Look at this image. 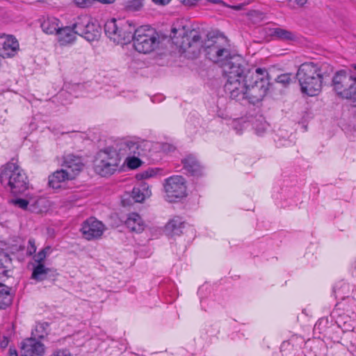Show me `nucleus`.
<instances>
[{
	"label": "nucleus",
	"instance_id": "1",
	"mask_svg": "<svg viewBox=\"0 0 356 356\" xmlns=\"http://www.w3.org/2000/svg\"><path fill=\"white\" fill-rule=\"evenodd\" d=\"M106 35L118 44H124L133 40L135 49L143 54L153 51L159 44L158 35L153 29L140 26L135 29L128 22H118L115 19L104 24Z\"/></svg>",
	"mask_w": 356,
	"mask_h": 356
},
{
	"label": "nucleus",
	"instance_id": "2",
	"mask_svg": "<svg viewBox=\"0 0 356 356\" xmlns=\"http://www.w3.org/2000/svg\"><path fill=\"white\" fill-rule=\"evenodd\" d=\"M179 32V35H182L181 41L176 43L184 51L193 56H197L202 49L205 51L207 57L214 63H221L230 56L228 40L222 35H207V39L203 42L196 30L186 31L183 28Z\"/></svg>",
	"mask_w": 356,
	"mask_h": 356
},
{
	"label": "nucleus",
	"instance_id": "3",
	"mask_svg": "<svg viewBox=\"0 0 356 356\" xmlns=\"http://www.w3.org/2000/svg\"><path fill=\"white\" fill-rule=\"evenodd\" d=\"M333 70L332 66L327 63L306 62L301 64L296 73L301 92L310 97L318 95Z\"/></svg>",
	"mask_w": 356,
	"mask_h": 356
},
{
	"label": "nucleus",
	"instance_id": "4",
	"mask_svg": "<svg viewBox=\"0 0 356 356\" xmlns=\"http://www.w3.org/2000/svg\"><path fill=\"white\" fill-rule=\"evenodd\" d=\"M247 92L245 100L252 104L261 102L269 89V74L266 68L257 67L247 72Z\"/></svg>",
	"mask_w": 356,
	"mask_h": 356
},
{
	"label": "nucleus",
	"instance_id": "5",
	"mask_svg": "<svg viewBox=\"0 0 356 356\" xmlns=\"http://www.w3.org/2000/svg\"><path fill=\"white\" fill-rule=\"evenodd\" d=\"M0 180L1 184L15 195L22 193L29 188L26 173L13 160L3 167Z\"/></svg>",
	"mask_w": 356,
	"mask_h": 356
},
{
	"label": "nucleus",
	"instance_id": "6",
	"mask_svg": "<svg viewBox=\"0 0 356 356\" xmlns=\"http://www.w3.org/2000/svg\"><path fill=\"white\" fill-rule=\"evenodd\" d=\"M332 86L337 95L343 99H349L356 97V76L343 70L334 74Z\"/></svg>",
	"mask_w": 356,
	"mask_h": 356
},
{
	"label": "nucleus",
	"instance_id": "7",
	"mask_svg": "<svg viewBox=\"0 0 356 356\" xmlns=\"http://www.w3.org/2000/svg\"><path fill=\"white\" fill-rule=\"evenodd\" d=\"M164 188L167 200L170 202H175L186 195L185 179L181 176H173L167 179Z\"/></svg>",
	"mask_w": 356,
	"mask_h": 356
},
{
	"label": "nucleus",
	"instance_id": "8",
	"mask_svg": "<svg viewBox=\"0 0 356 356\" xmlns=\"http://www.w3.org/2000/svg\"><path fill=\"white\" fill-rule=\"evenodd\" d=\"M223 74L227 79L226 81H230L245 76V69L241 64V60L236 56H229L221 63Z\"/></svg>",
	"mask_w": 356,
	"mask_h": 356
},
{
	"label": "nucleus",
	"instance_id": "9",
	"mask_svg": "<svg viewBox=\"0 0 356 356\" xmlns=\"http://www.w3.org/2000/svg\"><path fill=\"white\" fill-rule=\"evenodd\" d=\"M105 229L106 227L101 221L90 217L83 222L81 231L83 237L90 241L99 238Z\"/></svg>",
	"mask_w": 356,
	"mask_h": 356
},
{
	"label": "nucleus",
	"instance_id": "10",
	"mask_svg": "<svg viewBox=\"0 0 356 356\" xmlns=\"http://www.w3.org/2000/svg\"><path fill=\"white\" fill-rule=\"evenodd\" d=\"M119 151L122 156H142L145 154L149 147L147 141L126 140L119 144Z\"/></svg>",
	"mask_w": 356,
	"mask_h": 356
},
{
	"label": "nucleus",
	"instance_id": "11",
	"mask_svg": "<svg viewBox=\"0 0 356 356\" xmlns=\"http://www.w3.org/2000/svg\"><path fill=\"white\" fill-rule=\"evenodd\" d=\"M247 72L244 77L234 79L230 81H226L225 84V90L229 95L232 99L236 100H245V96L247 92Z\"/></svg>",
	"mask_w": 356,
	"mask_h": 356
},
{
	"label": "nucleus",
	"instance_id": "12",
	"mask_svg": "<svg viewBox=\"0 0 356 356\" xmlns=\"http://www.w3.org/2000/svg\"><path fill=\"white\" fill-rule=\"evenodd\" d=\"M45 352L44 345L31 337L22 343L21 356H42Z\"/></svg>",
	"mask_w": 356,
	"mask_h": 356
},
{
	"label": "nucleus",
	"instance_id": "13",
	"mask_svg": "<svg viewBox=\"0 0 356 356\" xmlns=\"http://www.w3.org/2000/svg\"><path fill=\"white\" fill-rule=\"evenodd\" d=\"M19 50V43L13 35H0V56L3 58L14 56Z\"/></svg>",
	"mask_w": 356,
	"mask_h": 356
},
{
	"label": "nucleus",
	"instance_id": "14",
	"mask_svg": "<svg viewBox=\"0 0 356 356\" xmlns=\"http://www.w3.org/2000/svg\"><path fill=\"white\" fill-rule=\"evenodd\" d=\"M62 167L74 179L83 170V163L80 156L69 154L63 156Z\"/></svg>",
	"mask_w": 356,
	"mask_h": 356
},
{
	"label": "nucleus",
	"instance_id": "15",
	"mask_svg": "<svg viewBox=\"0 0 356 356\" xmlns=\"http://www.w3.org/2000/svg\"><path fill=\"white\" fill-rule=\"evenodd\" d=\"M56 275V270L54 268L47 267L44 264H32V273L31 279L36 282H41L47 280Z\"/></svg>",
	"mask_w": 356,
	"mask_h": 356
},
{
	"label": "nucleus",
	"instance_id": "16",
	"mask_svg": "<svg viewBox=\"0 0 356 356\" xmlns=\"http://www.w3.org/2000/svg\"><path fill=\"white\" fill-rule=\"evenodd\" d=\"M74 178L63 168L58 170L49 177V185L53 188H60L62 184L67 180H72Z\"/></svg>",
	"mask_w": 356,
	"mask_h": 356
},
{
	"label": "nucleus",
	"instance_id": "17",
	"mask_svg": "<svg viewBox=\"0 0 356 356\" xmlns=\"http://www.w3.org/2000/svg\"><path fill=\"white\" fill-rule=\"evenodd\" d=\"M115 159H111L110 162H102V161L96 160L95 171L102 177H106L113 175L118 168Z\"/></svg>",
	"mask_w": 356,
	"mask_h": 356
},
{
	"label": "nucleus",
	"instance_id": "18",
	"mask_svg": "<svg viewBox=\"0 0 356 356\" xmlns=\"http://www.w3.org/2000/svg\"><path fill=\"white\" fill-rule=\"evenodd\" d=\"M125 225L130 231L137 233L142 232L145 226L140 216L136 213H131L128 216Z\"/></svg>",
	"mask_w": 356,
	"mask_h": 356
},
{
	"label": "nucleus",
	"instance_id": "19",
	"mask_svg": "<svg viewBox=\"0 0 356 356\" xmlns=\"http://www.w3.org/2000/svg\"><path fill=\"white\" fill-rule=\"evenodd\" d=\"M121 154H120V151L118 152L113 148L108 147L104 149V150H101L97 155V159L99 161H102V162L108 163L111 159H115L116 160L117 164H120L121 161Z\"/></svg>",
	"mask_w": 356,
	"mask_h": 356
},
{
	"label": "nucleus",
	"instance_id": "20",
	"mask_svg": "<svg viewBox=\"0 0 356 356\" xmlns=\"http://www.w3.org/2000/svg\"><path fill=\"white\" fill-rule=\"evenodd\" d=\"M184 168L192 175H197L200 174L202 166L196 158L192 155H189L182 160Z\"/></svg>",
	"mask_w": 356,
	"mask_h": 356
},
{
	"label": "nucleus",
	"instance_id": "21",
	"mask_svg": "<svg viewBox=\"0 0 356 356\" xmlns=\"http://www.w3.org/2000/svg\"><path fill=\"white\" fill-rule=\"evenodd\" d=\"M184 227V222L180 217L172 218L165 225V232L170 235H179Z\"/></svg>",
	"mask_w": 356,
	"mask_h": 356
},
{
	"label": "nucleus",
	"instance_id": "22",
	"mask_svg": "<svg viewBox=\"0 0 356 356\" xmlns=\"http://www.w3.org/2000/svg\"><path fill=\"white\" fill-rule=\"evenodd\" d=\"M101 35V28L99 24L94 23L92 20L84 30L81 35L88 41L98 40Z\"/></svg>",
	"mask_w": 356,
	"mask_h": 356
},
{
	"label": "nucleus",
	"instance_id": "23",
	"mask_svg": "<svg viewBox=\"0 0 356 356\" xmlns=\"http://www.w3.org/2000/svg\"><path fill=\"white\" fill-rule=\"evenodd\" d=\"M270 35L275 39L283 41H292L296 38L294 33L282 28H273L270 29Z\"/></svg>",
	"mask_w": 356,
	"mask_h": 356
},
{
	"label": "nucleus",
	"instance_id": "24",
	"mask_svg": "<svg viewBox=\"0 0 356 356\" xmlns=\"http://www.w3.org/2000/svg\"><path fill=\"white\" fill-rule=\"evenodd\" d=\"M152 194L149 186L146 183H141L138 187H134L132 191V197L136 202H141Z\"/></svg>",
	"mask_w": 356,
	"mask_h": 356
},
{
	"label": "nucleus",
	"instance_id": "25",
	"mask_svg": "<svg viewBox=\"0 0 356 356\" xmlns=\"http://www.w3.org/2000/svg\"><path fill=\"white\" fill-rule=\"evenodd\" d=\"M75 30L70 27H65L59 29L58 35L61 44H65L73 42L76 38Z\"/></svg>",
	"mask_w": 356,
	"mask_h": 356
},
{
	"label": "nucleus",
	"instance_id": "26",
	"mask_svg": "<svg viewBox=\"0 0 356 356\" xmlns=\"http://www.w3.org/2000/svg\"><path fill=\"white\" fill-rule=\"evenodd\" d=\"M12 296L9 288L0 283V309H5L11 304Z\"/></svg>",
	"mask_w": 356,
	"mask_h": 356
},
{
	"label": "nucleus",
	"instance_id": "27",
	"mask_svg": "<svg viewBox=\"0 0 356 356\" xmlns=\"http://www.w3.org/2000/svg\"><path fill=\"white\" fill-rule=\"evenodd\" d=\"M91 21L92 19L88 15H85L79 16L73 26L75 33L81 35L83 33H84L85 29H86Z\"/></svg>",
	"mask_w": 356,
	"mask_h": 356
},
{
	"label": "nucleus",
	"instance_id": "28",
	"mask_svg": "<svg viewBox=\"0 0 356 356\" xmlns=\"http://www.w3.org/2000/svg\"><path fill=\"white\" fill-rule=\"evenodd\" d=\"M41 26L43 31L47 34H58L60 29L58 20L56 19H47L42 24Z\"/></svg>",
	"mask_w": 356,
	"mask_h": 356
},
{
	"label": "nucleus",
	"instance_id": "29",
	"mask_svg": "<svg viewBox=\"0 0 356 356\" xmlns=\"http://www.w3.org/2000/svg\"><path fill=\"white\" fill-rule=\"evenodd\" d=\"M51 248L50 246H46L40 250L33 257V262L32 264H44L46 258L50 254Z\"/></svg>",
	"mask_w": 356,
	"mask_h": 356
},
{
	"label": "nucleus",
	"instance_id": "30",
	"mask_svg": "<svg viewBox=\"0 0 356 356\" xmlns=\"http://www.w3.org/2000/svg\"><path fill=\"white\" fill-rule=\"evenodd\" d=\"M49 324L47 323H38L35 325V328L32 330L33 338L42 339L48 333Z\"/></svg>",
	"mask_w": 356,
	"mask_h": 356
},
{
	"label": "nucleus",
	"instance_id": "31",
	"mask_svg": "<svg viewBox=\"0 0 356 356\" xmlns=\"http://www.w3.org/2000/svg\"><path fill=\"white\" fill-rule=\"evenodd\" d=\"M145 0H124V7L128 11H138L144 6Z\"/></svg>",
	"mask_w": 356,
	"mask_h": 356
},
{
	"label": "nucleus",
	"instance_id": "32",
	"mask_svg": "<svg viewBox=\"0 0 356 356\" xmlns=\"http://www.w3.org/2000/svg\"><path fill=\"white\" fill-rule=\"evenodd\" d=\"M126 161L127 166L131 169H136L142 164V161L136 156H129Z\"/></svg>",
	"mask_w": 356,
	"mask_h": 356
},
{
	"label": "nucleus",
	"instance_id": "33",
	"mask_svg": "<svg viewBox=\"0 0 356 356\" xmlns=\"http://www.w3.org/2000/svg\"><path fill=\"white\" fill-rule=\"evenodd\" d=\"M11 264V259L9 255L0 250V268H8Z\"/></svg>",
	"mask_w": 356,
	"mask_h": 356
},
{
	"label": "nucleus",
	"instance_id": "34",
	"mask_svg": "<svg viewBox=\"0 0 356 356\" xmlns=\"http://www.w3.org/2000/svg\"><path fill=\"white\" fill-rule=\"evenodd\" d=\"M37 250V247L35 245V241L33 238H30L28 241V245L26 248V254L28 256H33L35 254Z\"/></svg>",
	"mask_w": 356,
	"mask_h": 356
},
{
	"label": "nucleus",
	"instance_id": "35",
	"mask_svg": "<svg viewBox=\"0 0 356 356\" xmlns=\"http://www.w3.org/2000/svg\"><path fill=\"white\" fill-rule=\"evenodd\" d=\"M50 356H73L67 348H56L53 350Z\"/></svg>",
	"mask_w": 356,
	"mask_h": 356
},
{
	"label": "nucleus",
	"instance_id": "36",
	"mask_svg": "<svg viewBox=\"0 0 356 356\" xmlns=\"http://www.w3.org/2000/svg\"><path fill=\"white\" fill-rule=\"evenodd\" d=\"M277 81L284 86H287L291 82V74H283L277 76Z\"/></svg>",
	"mask_w": 356,
	"mask_h": 356
},
{
	"label": "nucleus",
	"instance_id": "37",
	"mask_svg": "<svg viewBox=\"0 0 356 356\" xmlns=\"http://www.w3.org/2000/svg\"><path fill=\"white\" fill-rule=\"evenodd\" d=\"M11 202L15 206H16L20 209H26L28 204H29V202L27 200H26L24 199H20V198L12 200Z\"/></svg>",
	"mask_w": 356,
	"mask_h": 356
},
{
	"label": "nucleus",
	"instance_id": "38",
	"mask_svg": "<svg viewBox=\"0 0 356 356\" xmlns=\"http://www.w3.org/2000/svg\"><path fill=\"white\" fill-rule=\"evenodd\" d=\"M95 0H74L76 5L81 7H86L90 4Z\"/></svg>",
	"mask_w": 356,
	"mask_h": 356
},
{
	"label": "nucleus",
	"instance_id": "39",
	"mask_svg": "<svg viewBox=\"0 0 356 356\" xmlns=\"http://www.w3.org/2000/svg\"><path fill=\"white\" fill-rule=\"evenodd\" d=\"M152 172L145 171L137 175L136 177L138 179H143L151 177L152 176Z\"/></svg>",
	"mask_w": 356,
	"mask_h": 356
},
{
	"label": "nucleus",
	"instance_id": "40",
	"mask_svg": "<svg viewBox=\"0 0 356 356\" xmlns=\"http://www.w3.org/2000/svg\"><path fill=\"white\" fill-rule=\"evenodd\" d=\"M7 268L1 267L0 268V281H4L5 278L8 277Z\"/></svg>",
	"mask_w": 356,
	"mask_h": 356
},
{
	"label": "nucleus",
	"instance_id": "41",
	"mask_svg": "<svg viewBox=\"0 0 356 356\" xmlns=\"http://www.w3.org/2000/svg\"><path fill=\"white\" fill-rule=\"evenodd\" d=\"M180 3L185 6H195L200 0H179Z\"/></svg>",
	"mask_w": 356,
	"mask_h": 356
},
{
	"label": "nucleus",
	"instance_id": "42",
	"mask_svg": "<svg viewBox=\"0 0 356 356\" xmlns=\"http://www.w3.org/2000/svg\"><path fill=\"white\" fill-rule=\"evenodd\" d=\"M172 0H152V1L160 6H165L168 4Z\"/></svg>",
	"mask_w": 356,
	"mask_h": 356
},
{
	"label": "nucleus",
	"instance_id": "43",
	"mask_svg": "<svg viewBox=\"0 0 356 356\" xmlns=\"http://www.w3.org/2000/svg\"><path fill=\"white\" fill-rule=\"evenodd\" d=\"M289 1H291V2H294L300 6H304L307 1V0H289Z\"/></svg>",
	"mask_w": 356,
	"mask_h": 356
},
{
	"label": "nucleus",
	"instance_id": "44",
	"mask_svg": "<svg viewBox=\"0 0 356 356\" xmlns=\"http://www.w3.org/2000/svg\"><path fill=\"white\" fill-rule=\"evenodd\" d=\"M8 340L6 337L3 338V340L1 342L0 346L2 348H6L8 346Z\"/></svg>",
	"mask_w": 356,
	"mask_h": 356
},
{
	"label": "nucleus",
	"instance_id": "45",
	"mask_svg": "<svg viewBox=\"0 0 356 356\" xmlns=\"http://www.w3.org/2000/svg\"><path fill=\"white\" fill-rule=\"evenodd\" d=\"M9 356H18L17 350L15 349H9Z\"/></svg>",
	"mask_w": 356,
	"mask_h": 356
},
{
	"label": "nucleus",
	"instance_id": "46",
	"mask_svg": "<svg viewBox=\"0 0 356 356\" xmlns=\"http://www.w3.org/2000/svg\"><path fill=\"white\" fill-rule=\"evenodd\" d=\"M207 1L209 2H211L212 3H215V4H222L223 3L222 0H207Z\"/></svg>",
	"mask_w": 356,
	"mask_h": 356
},
{
	"label": "nucleus",
	"instance_id": "47",
	"mask_svg": "<svg viewBox=\"0 0 356 356\" xmlns=\"http://www.w3.org/2000/svg\"><path fill=\"white\" fill-rule=\"evenodd\" d=\"M288 345H289V343L286 342V341L283 342V343H282V345H281V348H281V350H282V348H283L284 346H288Z\"/></svg>",
	"mask_w": 356,
	"mask_h": 356
},
{
	"label": "nucleus",
	"instance_id": "48",
	"mask_svg": "<svg viewBox=\"0 0 356 356\" xmlns=\"http://www.w3.org/2000/svg\"><path fill=\"white\" fill-rule=\"evenodd\" d=\"M256 129V131L258 134H261L265 129L266 128H263L261 131H259V129H257V128L255 129Z\"/></svg>",
	"mask_w": 356,
	"mask_h": 356
},
{
	"label": "nucleus",
	"instance_id": "49",
	"mask_svg": "<svg viewBox=\"0 0 356 356\" xmlns=\"http://www.w3.org/2000/svg\"><path fill=\"white\" fill-rule=\"evenodd\" d=\"M177 32V29H172V33H175Z\"/></svg>",
	"mask_w": 356,
	"mask_h": 356
},
{
	"label": "nucleus",
	"instance_id": "50",
	"mask_svg": "<svg viewBox=\"0 0 356 356\" xmlns=\"http://www.w3.org/2000/svg\"><path fill=\"white\" fill-rule=\"evenodd\" d=\"M235 8H236V9H239V8H241V6H236Z\"/></svg>",
	"mask_w": 356,
	"mask_h": 356
},
{
	"label": "nucleus",
	"instance_id": "51",
	"mask_svg": "<svg viewBox=\"0 0 356 356\" xmlns=\"http://www.w3.org/2000/svg\"><path fill=\"white\" fill-rule=\"evenodd\" d=\"M354 69L356 70V64L353 65Z\"/></svg>",
	"mask_w": 356,
	"mask_h": 356
},
{
	"label": "nucleus",
	"instance_id": "52",
	"mask_svg": "<svg viewBox=\"0 0 356 356\" xmlns=\"http://www.w3.org/2000/svg\"><path fill=\"white\" fill-rule=\"evenodd\" d=\"M355 1H356V0H355Z\"/></svg>",
	"mask_w": 356,
	"mask_h": 356
}]
</instances>
